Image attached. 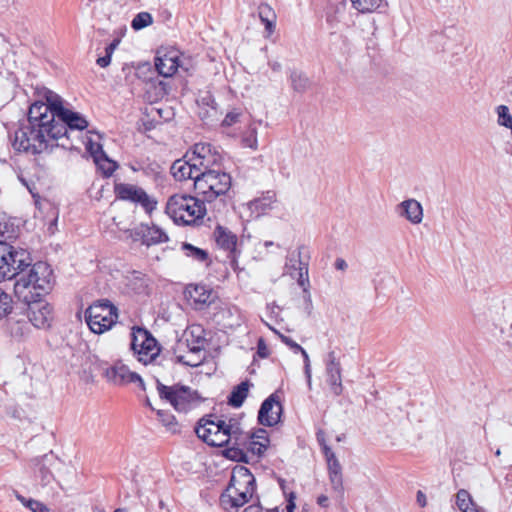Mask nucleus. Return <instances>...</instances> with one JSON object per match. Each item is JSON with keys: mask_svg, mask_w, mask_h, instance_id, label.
<instances>
[{"mask_svg": "<svg viewBox=\"0 0 512 512\" xmlns=\"http://www.w3.org/2000/svg\"><path fill=\"white\" fill-rule=\"evenodd\" d=\"M325 372H326V381L330 386L331 392L335 396H339L342 394L343 385H342V368L339 359L336 357L334 351H330L327 353L325 358Z\"/></svg>", "mask_w": 512, "mask_h": 512, "instance_id": "obj_18", "label": "nucleus"}, {"mask_svg": "<svg viewBox=\"0 0 512 512\" xmlns=\"http://www.w3.org/2000/svg\"><path fill=\"white\" fill-rule=\"evenodd\" d=\"M34 512H50L44 504L34 501Z\"/></svg>", "mask_w": 512, "mask_h": 512, "instance_id": "obj_64", "label": "nucleus"}, {"mask_svg": "<svg viewBox=\"0 0 512 512\" xmlns=\"http://www.w3.org/2000/svg\"><path fill=\"white\" fill-rule=\"evenodd\" d=\"M153 166H156V168H158L157 164H151L146 168L144 167L143 162H135L134 164L130 165L133 171H144L145 173H148V170H150L151 172H156V169Z\"/></svg>", "mask_w": 512, "mask_h": 512, "instance_id": "obj_55", "label": "nucleus"}, {"mask_svg": "<svg viewBox=\"0 0 512 512\" xmlns=\"http://www.w3.org/2000/svg\"><path fill=\"white\" fill-rule=\"evenodd\" d=\"M242 141L245 147H249L251 149L257 148V136L254 130L251 131L247 136L243 137Z\"/></svg>", "mask_w": 512, "mask_h": 512, "instance_id": "obj_50", "label": "nucleus"}, {"mask_svg": "<svg viewBox=\"0 0 512 512\" xmlns=\"http://www.w3.org/2000/svg\"><path fill=\"white\" fill-rule=\"evenodd\" d=\"M195 191L201 195L203 200L209 205L217 217L227 208L225 199L226 193L231 188L232 179L230 174L222 169H212L200 172L195 176Z\"/></svg>", "mask_w": 512, "mask_h": 512, "instance_id": "obj_2", "label": "nucleus"}, {"mask_svg": "<svg viewBox=\"0 0 512 512\" xmlns=\"http://www.w3.org/2000/svg\"><path fill=\"white\" fill-rule=\"evenodd\" d=\"M353 8L360 13H371L381 7L387 6L385 0H350Z\"/></svg>", "mask_w": 512, "mask_h": 512, "instance_id": "obj_34", "label": "nucleus"}, {"mask_svg": "<svg viewBox=\"0 0 512 512\" xmlns=\"http://www.w3.org/2000/svg\"><path fill=\"white\" fill-rule=\"evenodd\" d=\"M328 474H342V467L339 460L336 458L327 461Z\"/></svg>", "mask_w": 512, "mask_h": 512, "instance_id": "obj_52", "label": "nucleus"}, {"mask_svg": "<svg viewBox=\"0 0 512 512\" xmlns=\"http://www.w3.org/2000/svg\"><path fill=\"white\" fill-rule=\"evenodd\" d=\"M212 416L201 418L195 427V433L203 442L213 447H223L228 445L225 428L220 419L213 420Z\"/></svg>", "mask_w": 512, "mask_h": 512, "instance_id": "obj_8", "label": "nucleus"}, {"mask_svg": "<svg viewBox=\"0 0 512 512\" xmlns=\"http://www.w3.org/2000/svg\"><path fill=\"white\" fill-rule=\"evenodd\" d=\"M179 60V52L172 50L163 55H158L155 59V67L160 75L170 77L175 74L180 67Z\"/></svg>", "mask_w": 512, "mask_h": 512, "instance_id": "obj_23", "label": "nucleus"}, {"mask_svg": "<svg viewBox=\"0 0 512 512\" xmlns=\"http://www.w3.org/2000/svg\"><path fill=\"white\" fill-rule=\"evenodd\" d=\"M334 266L337 270L345 271L348 268L347 262L343 258H337Z\"/></svg>", "mask_w": 512, "mask_h": 512, "instance_id": "obj_62", "label": "nucleus"}, {"mask_svg": "<svg viewBox=\"0 0 512 512\" xmlns=\"http://www.w3.org/2000/svg\"><path fill=\"white\" fill-rule=\"evenodd\" d=\"M188 293L195 303L205 304L210 298V292H208L204 286L200 285L189 287Z\"/></svg>", "mask_w": 512, "mask_h": 512, "instance_id": "obj_40", "label": "nucleus"}, {"mask_svg": "<svg viewBox=\"0 0 512 512\" xmlns=\"http://www.w3.org/2000/svg\"><path fill=\"white\" fill-rule=\"evenodd\" d=\"M117 319V308L109 300L95 302L85 311L86 323L95 334L109 330Z\"/></svg>", "mask_w": 512, "mask_h": 512, "instance_id": "obj_6", "label": "nucleus"}, {"mask_svg": "<svg viewBox=\"0 0 512 512\" xmlns=\"http://www.w3.org/2000/svg\"><path fill=\"white\" fill-rule=\"evenodd\" d=\"M94 161L105 177L111 176L117 168L116 162L108 159L105 152L104 156L96 157Z\"/></svg>", "mask_w": 512, "mask_h": 512, "instance_id": "obj_39", "label": "nucleus"}, {"mask_svg": "<svg viewBox=\"0 0 512 512\" xmlns=\"http://www.w3.org/2000/svg\"><path fill=\"white\" fill-rule=\"evenodd\" d=\"M298 258H301V252H298ZM299 279L298 282L301 286L304 285V275L306 276V280H308V266L306 263H303L301 259H299Z\"/></svg>", "mask_w": 512, "mask_h": 512, "instance_id": "obj_53", "label": "nucleus"}, {"mask_svg": "<svg viewBox=\"0 0 512 512\" xmlns=\"http://www.w3.org/2000/svg\"><path fill=\"white\" fill-rule=\"evenodd\" d=\"M12 311L11 297L0 289V319L6 317Z\"/></svg>", "mask_w": 512, "mask_h": 512, "instance_id": "obj_43", "label": "nucleus"}, {"mask_svg": "<svg viewBox=\"0 0 512 512\" xmlns=\"http://www.w3.org/2000/svg\"><path fill=\"white\" fill-rule=\"evenodd\" d=\"M57 108L55 116L40 113L34 117V154L46 150L49 140L68 138V128L80 131L87 128L88 122L81 114L64 108L63 104Z\"/></svg>", "mask_w": 512, "mask_h": 512, "instance_id": "obj_1", "label": "nucleus"}, {"mask_svg": "<svg viewBox=\"0 0 512 512\" xmlns=\"http://www.w3.org/2000/svg\"><path fill=\"white\" fill-rule=\"evenodd\" d=\"M111 57H112V56H110V55H108V54H106V53H105V55H104V56H102V57H99V58L97 59V61H96V62H97V64H98L100 67L105 68V67H107V66L110 64V62H111Z\"/></svg>", "mask_w": 512, "mask_h": 512, "instance_id": "obj_61", "label": "nucleus"}, {"mask_svg": "<svg viewBox=\"0 0 512 512\" xmlns=\"http://www.w3.org/2000/svg\"><path fill=\"white\" fill-rule=\"evenodd\" d=\"M138 338L141 339L138 349L134 352L138 356V360L147 364L154 360L159 353L156 339L144 328H138Z\"/></svg>", "mask_w": 512, "mask_h": 512, "instance_id": "obj_20", "label": "nucleus"}, {"mask_svg": "<svg viewBox=\"0 0 512 512\" xmlns=\"http://www.w3.org/2000/svg\"><path fill=\"white\" fill-rule=\"evenodd\" d=\"M332 12L327 14V21L331 24L332 27L336 26L338 23H342L345 19L346 13V3L339 2L337 5L332 7Z\"/></svg>", "mask_w": 512, "mask_h": 512, "instance_id": "obj_38", "label": "nucleus"}, {"mask_svg": "<svg viewBox=\"0 0 512 512\" xmlns=\"http://www.w3.org/2000/svg\"><path fill=\"white\" fill-rule=\"evenodd\" d=\"M200 173L195 164L192 154L187 153L183 159L174 161L171 166V174L178 181L191 179L195 182L197 174Z\"/></svg>", "mask_w": 512, "mask_h": 512, "instance_id": "obj_21", "label": "nucleus"}, {"mask_svg": "<svg viewBox=\"0 0 512 512\" xmlns=\"http://www.w3.org/2000/svg\"><path fill=\"white\" fill-rule=\"evenodd\" d=\"M251 435L253 436L256 442H260L261 444H264V446L268 448L270 440L268 437V433L265 429L259 428Z\"/></svg>", "mask_w": 512, "mask_h": 512, "instance_id": "obj_49", "label": "nucleus"}, {"mask_svg": "<svg viewBox=\"0 0 512 512\" xmlns=\"http://www.w3.org/2000/svg\"><path fill=\"white\" fill-rule=\"evenodd\" d=\"M255 478L245 466H236L232 470L228 487L220 496L225 510L237 509L246 504L255 491Z\"/></svg>", "mask_w": 512, "mask_h": 512, "instance_id": "obj_3", "label": "nucleus"}, {"mask_svg": "<svg viewBox=\"0 0 512 512\" xmlns=\"http://www.w3.org/2000/svg\"><path fill=\"white\" fill-rule=\"evenodd\" d=\"M396 212L400 217L414 225L420 224L423 220V207L419 201L413 198L399 203L396 206Z\"/></svg>", "mask_w": 512, "mask_h": 512, "instance_id": "obj_22", "label": "nucleus"}, {"mask_svg": "<svg viewBox=\"0 0 512 512\" xmlns=\"http://www.w3.org/2000/svg\"><path fill=\"white\" fill-rule=\"evenodd\" d=\"M290 81L293 90L299 93L305 92L309 87L308 77L304 73L297 70L291 71Z\"/></svg>", "mask_w": 512, "mask_h": 512, "instance_id": "obj_37", "label": "nucleus"}, {"mask_svg": "<svg viewBox=\"0 0 512 512\" xmlns=\"http://www.w3.org/2000/svg\"><path fill=\"white\" fill-rule=\"evenodd\" d=\"M214 238L217 246L227 252V258L234 268L240 251L237 248L238 238L229 229L218 225L214 230Z\"/></svg>", "mask_w": 512, "mask_h": 512, "instance_id": "obj_16", "label": "nucleus"}, {"mask_svg": "<svg viewBox=\"0 0 512 512\" xmlns=\"http://www.w3.org/2000/svg\"><path fill=\"white\" fill-rule=\"evenodd\" d=\"M177 361L179 363H182V364H185V365L191 366V367L197 366L201 363L200 359H197V360L186 359L185 356H177Z\"/></svg>", "mask_w": 512, "mask_h": 512, "instance_id": "obj_59", "label": "nucleus"}, {"mask_svg": "<svg viewBox=\"0 0 512 512\" xmlns=\"http://www.w3.org/2000/svg\"><path fill=\"white\" fill-rule=\"evenodd\" d=\"M295 498H296V496H295L294 493H290L289 494V497L287 499V505H286V511L287 512H293L294 511V509L296 507L295 502H294Z\"/></svg>", "mask_w": 512, "mask_h": 512, "instance_id": "obj_60", "label": "nucleus"}, {"mask_svg": "<svg viewBox=\"0 0 512 512\" xmlns=\"http://www.w3.org/2000/svg\"><path fill=\"white\" fill-rule=\"evenodd\" d=\"M298 352H300L303 356L304 373L307 378L308 386L311 387V364H310L309 355L303 347H301V349Z\"/></svg>", "mask_w": 512, "mask_h": 512, "instance_id": "obj_46", "label": "nucleus"}, {"mask_svg": "<svg viewBox=\"0 0 512 512\" xmlns=\"http://www.w3.org/2000/svg\"><path fill=\"white\" fill-rule=\"evenodd\" d=\"M103 377L107 382L113 385L122 386L129 383H138L140 388L145 390V384L141 376L135 372H131L129 368L120 361L103 368Z\"/></svg>", "mask_w": 512, "mask_h": 512, "instance_id": "obj_13", "label": "nucleus"}, {"mask_svg": "<svg viewBox=\"0 0 512 512\" xmlns=\"http://www.w3.org/2000/svg\"><path fill=\"white\" fill-rule=\"evenodd\" d=\"M114 190L118 199L140 204L148 213L156 209L157 201L151 198L141 187L120 183L115 185Z\"/></svg>", "mask_w": 512, "mask_h": 512, "instance_id": "obj_11", "label": "nucleus"}, {"mask_svg": "<svg viewBox=\"0 0 512 512\" xmlns=\"http://www.w3.org/2000/svg\"><path fill=\"white\" fill-rule=\"evenodd\" d=\"M119 40L118 39H115L113 40L106 48H105V53L112 56V54L114 53L115 49L117 48L118 44H119Z\"/></svg>", "mask_w": 512, "mask_h": 512, "instance_id": "obj_63", "label": "nucleus"}, {"mask_svg": "<svg viewBox=\"0 0 512 512\" xmlns=\"http://www.w3.org/2000/svg\"><path fill=\"white\" fill-rule=\"evenodd\" d=\"M203 199L188 194H175L169 197L166 213L178 225L198 223L208 211Z\"/></svg>", "mask_w": 512, "mask_h": 512, "instance_id": "obj_4", "label": "nucleus"}, {"mask_svg": "<svg viewBox=\"0 0 512 512\" xmlns=\"http://www.w3.org/2000/svg\"><path fill=\"white\" fill-rule=\"evenodd\" d=\"M16 270L14 283V295L16 299L30 308L32 304V268L22 267Z\"/></svg>", "mask_w": 512, "mask_h": 512, "instance_id": "obj_14", "label": "nucleus"}, {"mask_svg": "<svg viewBox=\"0 0 512 512\" xmlns=\"http://www.w3.org/2000/svg\"><path fill=\"white\" fill-rule=\"evenodd\" d=\"M282 413V405L275 394L263 401L258 412V421L264 426L276 425Z\"/></svg>", "mask_w": 512, "mask_h": 512, "instance_id": "obj_19", "label": "nucleus"}, {"mask_svg": "<svg viewBox=\"0 0 512 512\" xmlns=\"http://www.w3.org/2000/svg\"><path fill=\"white\" fill-rule=\"evenodd\" d=\"M329 481L331 485V489L339 498H343L344 496V486H343V475L342 474H328Z\"/></svg>", "mask_w": 512, "mask_h": 512, "instance_id": "obj_42", "label": "nucleus"}, {"mask_svg": "<svg viewBox=\"0 0 512 512\" xmlns=\"http://www.w3.org/2000/svg\"><path fill=\"white\" fill-rule=\"evenodd\" d=\"M153 23L152 15L148 12H140L133 18L131 27L138 31Z\"/></svg>", "mask_w": 512, "mask_h": 512, "instance_id": "obj_41", "label": "nucleus"}, {"mask_svg": "<svg viewBox=\"0 0 512 512\" xmlns=\"http://www.w3.org/2000/svg\"><path fill=\"white\" fill-rule=\"evenodd\" d=\"M456 505L461 512H485L484 508L478 506L465 489H460L457 492Z\"/></svg>", "mask_w": 512, "mask_h": 512, "instance_id": "obj_27", "label": "nucleus"}, {"mask_svg": "<svg viewBox=\"0 0 512 512\" xmlns=\"http://www.w3.org/2000/svg\"><path fill=\"white\" fill-rule=\"evenodd\" d=\"M249 382L244 381L234 387L228 397V404L232 407L239 408L248 396Z\"/></svg>", "mask_w": 512, "mask_h": 512, "instance_id": "obj_31", "label": "nucleus"}, {"mask_svg": "<svg viewBox=\"0 0 512 512\" xmlns=\"http://www.w3.org/2000/svg\"><path fill=\"white\" fill-rule=\"evenodd\" d=\"M56 279L51 268V265L44 261L34 263V290H38L35 296L49 294L54 285Z\"/></svg>", "mask_w": 512, "mask_h": 512, "instance_id": "obj_15", "label": "nucleus"}, {"mask_svg": "<svg viewBox=\"0 0 512 512\" xmlns=\"http://www.w3.org/2000/svg\"><path fill=\"white\" fill-rule=\"evenodd\" d=\"M62 98L45 86H34V117L40 113L55 116L58 105L61 106Z\"/></svg>", "mask_w": 512, "mask_h": 512, "instance_id": "obj_12", "label": "nucleus"}, {"mask_svg": "<svg viewBox=\"0 0 512 512\" xmlns=\"http://www.w3.org/2000/svg\"><path fill=\"white\" fill-rule=\"evenodd\" d=\"M58 208L50 200L34 194V228H38L45 237L57 231Z\"/></svg>", "mask_w": 512, "mask_h": 512, "instance_id": "obj_7", "label": "nucleus"}, {"mask_svg": "<svg viewBox=\"0 0 512 512\" xmlns=\"http://www.w3.org/2000/svg\"><path fill=\"white\" fill-rule=\"evenodd\" d=\"M157 415L164 426L168 427L173 432L176 431L177 422L174 415L164 410H158Z\"/></svg>", "mask_w": 512, "mask_h": 512, "instance_id": "obj_44", "label": "nucleus"}, {"mask_svg": "<svg viewBox=\"0 0 512 512\" xmlns=\"http://www.w3.org/2000/svg\"><path fill=\"white\" fill-rule=\"evenodd\" d=\"M34 295V327L46 329L53 320V307Z\"/></svg>", "mask_w": 512, "mask_h": 512, "instance_id": "obj_24", "label": "nucleus"}, {"mask_svg": "<svg viewBox=\"0 0 512 512\" xmlns=\"http://www.w3.org/2000/svg\"><path fill=\"white\" fill-rule=\"evenodd\" d=\"M138 328L139 327L133 328L132 332L131 349L133 350V352H135L138 349L139 344L141 343V339L137 337Z\"/></svg>", "mask_w": 512, "mask_h": 512, "instance_id": "obj_58", "label": "nucleus"}, {"mask_svg": "<svg viewBox=\"0 0 512 512\" xmlns=\"http://www.w3.org/2000/svg\"><path fill=\"white\" fill-rule=\"evenodd\" d=\"M199 172L212 169H221L223 157L209 143H197L191 152Z\"/></svg>", "mask_w": 512, "mask_h": 512, "instance_id": "obj_10", "label": "nucleus"}, {"mask_svg": "<svg viewBox=\"0 0 512 512\" xmlns=\"http://www.w3.org/2000/svg\"><path fill=\"white\" fill-rule=\"evenodd\" d=\"M281 340L283 343H285L287 346H289L295 353H297L302 346H300L298 343H296L294 340H292L290 337L281 335Z\"/></svg>", "mask_w": 512, "mask_h": 512, "instance_id": "obj_57", "label": "nucleus"}, {"mask_svg": "<svg viewBox=\"0 0 512 512\" xmlns=\"http://www.w3.org/2000/svg\"><path fill=\"white\" fill-rule=\"evenodd\" d=\"M235 445L243 446L246 450V453L251 452L253 455H257L259 457L262 456L267 450V447H265L264 444L256 442L253 436L247 432L238 438V441L235 442Z\"/></svg>", "mask_w": 512, "mask_h": 512, "instance_id": "obj_29", "label": "nucleus"}, {"mask_svg": "<svg viewBox=\"0 0 512 512\" xmlns=\"http://www.w3.org/2000/svg\"><path fill=\"white\" fill-rule=\"evenodd\" d=\"M257 355L260 358H267L269 356V350L263 338H259L257 342Z\"/></svg>", "mask_w": 512, "mask_h": 512, "instance_id": "obj_54", "label": "nucleus"}, {"mask_svg": "<svg viewBox=\"0 0 512 512\" xmlns=\"http://www.w3.org/2000/svg\"><path fill=\"white\" fill-rule=\"evenodd\" d=\"M241 116L240 112L231 111L227 113L225 118L222 121L223 126H231L239 121V117Z\"/></svg>", "mask_w": 512, "mask_h": 512, "instance_id": "obj_51", "label": "nucleus"}, {"mask_svg": "<svg viewBox=\"0 0 512 512\" xmlns=\"http://www.w3.org/2000/svg\"><path fill=\"white\" fill-rule=\"evenodd\" d=\"M202 333L203 329L200 326H192L186 332L187 347L193 355L200 353L205 348L206 339Z\"/></svg>", "mask_w": 512, "mask_h": 512, "instance_id": "obj_26", "label": "nucleus"}, {"mask_svg": "<svg viewBox=\"0 0 512 512\" xmlns=\"http://www.w3.org/2000/svg\"><path fill=\"white\" fill-rule=\"evenodd\" d=\"M157 392L161 400L170 403L176 411L181 413H187L199 407L204 401L196 390L181 384L167 386L157 380Z\"/></svg>", "mask_w": 512, "mask_h": 512, "instance_id": "obj_5", "label": "nucleus"}, {"mask_svg": "<svg viewBox=\"0 0 512 512\" xmlns=\"http://www.w3.org/2000/svg\"><path fill=\"white\" fill-rule=\"evenodd\" d=\"M320 444H321V447H322V451L324 453V456L326 458V461L328 460H331V459H334L336 458V455L335 453L332 451V449L324 442V440H320L318 439Z\"/></svg>", "mask_w": 512, "mask_h": 512, "instance_id": "obj_56", "label": "nucleus"}, {"mask_svg": "<svg viewBox=\"0 0 512 512\" xmlns=\"http://www.w3.org/2000/svg\"><path fill=\"white\" fill-rule=\"evenodd\" d=\"M34 466L37 467L42 486H46L53 480H56L54 471H60L62 468L68 470L65 464L61 462L52 451L37 459Z\"/></svg>", "mask_w": 512, "mask_h": 512, "instance_id": "obj_17", "label": "nucleus"}, {"mask_svg": "<svg viewBox=\"0 0 512 512\" xmlns=\"http://www.w3.org/2000/svg\"><path fill=\"white\" fill-rule=\"evenodd\" d=\"M24 266H30L26 262L25 252L16 251L10 244L0 241V282L11 279L16 270Z\"/></svg>", "mask_w": 512, "mask_h": 512, "instance_id": "obj_9", "label": "nucleus"}, {"mask_svg": "<svg viewBox=\"0 0 512 512\" xmlns=\"http://www.w3.org/2000/svg\"><path fill=\"white\" fill-rule=\"evenodd\" d=\"M181 249L187 257L192 258L197 262L205 263L206 265L210 264L209 254L206 250L193 246L187 242L182 243Z\"/></svg>", "mask_w": 512, "mask_h": 512, "instance_id": "obj_32", "label": "nucleus"}, {"mask_svg": "<svg viewBox=\"0 0 512 512\" xmlns=\"http://www.w3.org/2000/svg\"><path fill=\"white\" fill-rule=\"evenodd\" d=\"M258 14L259 17L265 25V29L268 32V34H271L274 31L275 28V13L271 9V7L267 4H261L258 7Z\"/></svg>", "mask_w": 512, "mask_h": 512, "instance_id": "obj_35", "label": "nucleus"}, {"mask_svg": "<svg viewBox=\"0 0 512 512\" xmlns=\"http://www.w3.org/2000/svg\"><path fill=\"white\" fill-rule=\"evenodd\" d=\"M27 319L28 321H25L24 319L17 320L15 325L12 327L13 332L20 335H23L25 332H28L29 321L31 320L29 315H27Z\"/></svg>", "mask_w": 512, "mask_h": 512, "instance_id": "obj_48", "label": "nucleus"}, {"mask_svg": "<svg viewBox=\"0 0 512 512\" xmlns=\"http://www.w3.org/2000/svg\"><path fill=\"white\" fill-rule=\"evenodd\" d=\"M31 133V126L18 129L14 135L12 143L13 148L18 152H27L31 147V140L29 137Z\"/></svg>", "mask_w": 512, "mask_h": 512, "instance_id": "obj_30", "label": "nucleus"}, {"mask_svg": "<svg viewBox=\"0 0 512 512\" xmlns=\"http://www.w3.org/2000/svg\"><path fill=\"white\" fill-rule=\"evenodd\" d=\"M277 202L276 192L268 190L264 192L260 197L249 202L248 206L252 212L257 214H264L275 207Z\"/></svg>", "mask_w": 512, "mask_h": 512, "instance_id": "obj_25", "label": "nucleus"}, {"mask_svg": "<svg viewBox=\"0 0 512 512\" xmlns=\"http://www.w3.org/2000/svg\"><path fill=\"white\" fill-rule=\"evenodd\" d=\"M168 240L167 233L155 224L148 226L143 233V242L148 246L165 243Z\"/></svg>", "mask_w": 512, "mask_h": 512, "instance_id": "obj_28", "label": "nucleus"}, {"mask_svg": "<svg viewBox=\"0 0 512 512\" xmlns=\"http://www.w3.org/2000/svg\"><path fill=\"white\" fill-rule=\"evenodd\" d=\"M221 424L225 428L229 442H237L240 436H243L246 432L243 431L240 422L236 418H229L228 420L220 419Z\"/></svg>", "mask_w": 512, "mask_h": 512, "instance_id": "obj_33", "label": "nucleus"}, {"mask_svg": "<svg viewBox=\"0 0 512 512\" xmlns=\"http://www.w3.org/2000/svg\"><path fill=\"white\" fill-rule=\"evenodd\" d=\"M87 151L91 154L94 160L99 156H104V151L102 146L99 143H95L92 140H89L86 144Z\"/></svg>", "mask_w": 512, "mask_h": 512, "instance_id": "obj_47", "label": "nucleus"}, {"mask_svg": "<svg viewBox=\"0 0 512 512\" xmlns=\"http://www.w3.org/2000/svg\"><path fill=\"white\" fill-rule=\"evenodd\" d=\"M228 448L224 450V456L230 460L236 462L248 463V456L243 446L235 445L234 442H230Z\"/></svg>", "mask_w": 512, "mask_h": 512, "instance_id": "obj_36", "label": "nucleus"}, {"mask_svg": "<svg viewBox=\"0 0 512 512\" xmlns=\"http://www.w3.org/2000/svg\"><path fill=\"white\" fill-rule=\"evenodd\" d=\"M498 124L500 126H511L512 116L509 113V108L506 105H500L497 107Z\"/></svg>", "mask_w": 512, "mask_h": 512, "instance_id": "obj_45", "label": "nucleus"}]
</instances>
